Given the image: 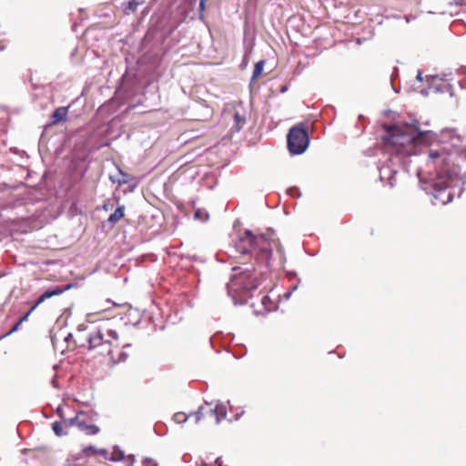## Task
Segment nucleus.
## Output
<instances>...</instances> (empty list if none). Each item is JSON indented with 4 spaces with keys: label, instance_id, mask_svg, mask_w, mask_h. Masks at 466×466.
<instances>
[{
    "label": "nucleus",
    "instance_id": "72a5a7b5",
    "mask_svg": "<svg viewBox=\"0 0 466 466\" xmlns=\"http://www.w3.org/2000/svg\"><path fill=\"white\" fill-rule=\"evenodd\" d=\"M460 71H461V74H466V66H461L460 68Z\"/></svg>",
    "mask_w": 466,
    "mask_h": 466
},
{
    "label": "nucleus",
    "instance_id": "9d476101",
    "mask_svg": "<svg viewBox=\"0 0 466 466\" xmlns=\"http://www.w3.org/2000/svg\"><path fill=\"white\" fill-rule=\"evenodd\" d=\"M81 415H83V412L78 413L72 419L66 420V428L76 426L87 435H95L98 433L99 428L94 424H87L84 420L81 419Z\"/></svg>",
    "mask_w": 466,
    "mask_h": 466
},
{
    "label": "nucleus",
    "instance_id": "412c9836",
    "mask_svg": "<svg viewBox=\"0 0 466 466\" xmlns=\"http://www.w3.org/2000/svg\"><path fill=\"white\" fill-rule=\"evenodd\" d=\"M84 453H86V455H90V454H100V455H103L105 458H106V454H107V451L106 450H97L96 449L95 447L93 446H88V447H86L84 450H83Z\"/></svg>",
    "mask_w": 466,
    "mask_h": 466
},
{
    "label": "nucleus",
    "instance_id": "c85d7f7f",
    "mask_svg": "<svg viewBox=\"0 0 466 466\" xmlns=\"http://www.w3.org/2000/svg\"><path fill=\"white\" fill-rule=\"evenodd\" d=\"M288 90V86L286 85H282L280 86V92L285 93Z\"/></svg>",
    "mask_w": 466,
    "mask_h": 466
},
{
    "label": "nucleus",
    "instance_id": "b1692460",
    "mask_svg": "<svg viewBox=\"0 0 466 466\" xmlns=\"http://www.w3.org/2000/svg\"><path fill=\"white\" fill-rule=\"evenodd\" d=\"M205 8H206V2H203V0H199L198 14H199V19H201V20L204 17Z\"/></svg>",
    "mask_w": 466,
    "mask_h": 466
},
{
    "label": "nucleus",
    "instance_id": "473e14b6",
    "mask_svg": "<svg viewBox=\"0 0 466 466\" xmlns=\"http://www.w3.org/2000/svg\"><path fill=\"white\" fill-rule=\"evenodd\" d=\"M411 18H415V16H411V15H405V19H406V22L409 23L410 21Z\"/></svg>",
    "mask_w": 466,
    "mask_h": 466
},
{
    "label": "nucleus",
    "instance_id": "c03bdc74",
    "mask_svg": "<svg viewBox=\"0 0 466 466\" xmlns=\"http://www.w3.org/2000/svg\"><path fill=\"white\" fill-rule=\"evenodd\" d=\"M56 340L53 339V344H54L55 347H56Z\"/></svg>",
    "mask_w": 466,
    "mask_h": 466
},
{
    "label": "nucleus",
    "instance_id": "f03ea898",
    "mask_svg": "<svg viewBox=\"0 0 466 466\" xmlns=\"http://www.w3.org/2000/svg\"><path fill=\"white\" fill-rule=\"evenodd\" d=\"M385 134L381 137L384 145L397 154L411 156L417 154L419 145H428L437 138L431 130H421L417 119L411 122L400 121L395 124H382Z\"/></svg>",
    "mask_w": 466,
    "mask_h": 466
},
{
    "label": "nucleus",
    "instance_id": "0eeeda50",
    "mask_svg": "<svg viewBox=\"0 0 466 466\" xmlns=\"http://www.w3.org/2000/svg\"><path fill=\"white\" fill-rule=\"evenodd\" d=\"M194 422L202 425H218L221 420L227 417V410L223 405H216L214 408L207 404L200 406L194 412Z\"/></svg>",
    "mask_w": 466,
    "mask_h": 466
},
{
    "label": "nucleus",
    "instance_id": "ddd939ff",
    "mask_svg": "<svg viewBox=\"0 0 466 466\" xmlns=\"http://www.w3.org/2000/svg\"><path fill=\"white\" fill-rule=\"evenodd\" d=\"M441 142H445L446 138H449V140L451 142V145L453 147H458L459 146V143H461V136L455 134V130L454 129H443L441 131Z\"/></svg>",
    "mask_w": 466,
    "mask_h": 466
},
{
    "label": "nucleus",
    "instance_id": "9b49d317",
    "mask_svg": "<svg viewBox=\"0 0 466 466\" xmlns=\"http://www.w3.org/2000/svg\"><path fill=\"white\" fill-rule=\"evenodd\" d=\"M68 288H66V289H67ZM65 290V289H61V288H56L55 289H52V290H46L45 293H43L38 299L37 300L35 301V303L31 307V309L28 310V312H26L18 321L22 324L23 322H25L29 315L41 304L43 303L46 299H50L54 296H58L60 294L63 293V291Z\"/></svg>",
    "mask_w": 466,
    "mask_h": 466
},
{
    "label": "nucleus",
    "instance_id": "a19ab883",
    "mask_svg": "<svg viewBox=\"0 0 466 466\" xmlns=\"http://www.w3.org/2000/svg\"><path fill=\"white\" fill-rule=\"evenodd\" d=\"M391 178H392V177H390L388 178V180H389V182H390V186H392V184H391V182H390Z\"/></svg>",
    "mask_w": 466,
    "mask_h": 466
},
{
    "label": "nucleus",
    "instance_id": "37998d69",
    "mask_svg": "<svg viewBox=\"0 0 466 466\" xmlns=\"http://www.w3.org/2000/svg\"><path fill=\"white\" fill-rule=\"evenodd\" d=\"M30 175H33L32 171L27 173V176H30Z\"/></svg>",
    "mask_w": 466,
    "mask_h": 466
},
{
    "label": "nucleus",
    "instance_id": "2eb2a0df",
    "mask_svg": "<svg viewBox=\"0 0 466 466\" xmlns=\"http://www.w3.org/2000/svg\"><path fill=\"white\" fill-rule=\"evenodd\" d=\"M145 3V0H128L122 3V9L126 15L134 14L137 7Z\"/></svg>",
    "mask_w": 466,
    "mask_h": 466
},
{
    "label": "nucleus",
    "instance_id": "f3484780",
    "mask_svg": "<svg viewBox=\"0 0 466 466\" xmlns=\"http://www.w3.org/2000/svg\"><path fill=\"white\" fill-rule=\"evenodd\" d=\"M264 66H265L264 60H259L255 64L253 73L251 76V82L254 81L255 79H257L262 74V72L264 70Z\"/></svg>",
    "mask_w": 466,
    "mask_h": 466
},
{
    "label": "nucleus",
    "instance_id": "f704fd0d",
    "mask_svg": "<svg viewBox=\"0 0 466 466\" xmlns=\"http://www.w3.org/2000/svg\"><path fill=\"white\" fill-rule=\"evenodd\" d=\"M436 175H441V173H437ZM443 175H447V176H450V175H456L455 173H451L450 171H447L446 173H444Z\"/></svg>",
    "mask_w": 466,
    "mask_h": 466
},
{
    "label": "nucleus",
    "instance_id": "5701e85b",
    "mask_svg": "<svg viewBox=\"0 0 466 466\" xmlns=\"http://www.w3.org/2000/svg\"><path fill=\"white\" fill-rule=\"evenodd\" d=\"M123 457H124V454H123V452H122L121 451H115L112 453V455H111V458H110V459H111L112 461H121V460L123 459Z\"/></svg>",
    "mask_w": 466,
    "mask_h": 466
},
{
    "label": "nucleus",
    "instance_id": "4468645a",
    "mask_svg": "<svg viewBox=\"0 0 466 466\" xmlns=\"http://www.w3.org/2000/svg\"><path fill=\"white\" fill-rule=\"evenodd\" d=\"M68 112L67 106H59L57 107L51 116L52 124L56 125L66 119Z\"/></svg>",
    "mask_w": 466,
    "mask_h": 466
},
{
    "label": "nucleus",
    "instance_id": "58836bf2",
    "mask_svg": "<svg viewBox=\"0 0 466 466\" xmlns=\"http://www.w3.org/2000/svg\"><path fill=\"white\" fill-rule=\"evenodd\" d=\"M397 173H398V171H397V170H392V171H391V173H390V175L395 176V175H397Z\"/></svg>",
    "mask_w": 466,
    "mask_h": 466
},
{
    "label": "nucleus",
    "instance_id": "a18cd8bd",
    "mask_svg": "<svg viewBox=\"0 0 466 466\" xmlns=\"http://www.w3.org/2000/svg\"><path fill=\"white\" fill-rule=\"evenodd\" d=\"M207 0H203V2H206Z\"/></svg>",
    "mask_w": 466,
    "mask_h": 466
},
{
    "label": "nucleus",
    "instance_id": "c9c22d12",
    "mask_svg": "<svg viewBox=\"0 0 466 466\" xmlns=\"http://www.w3.org/2000/svg\"><path fill=\"white\" fill-rule=\"evenodd\" d=\"M265 299H269L267 295H264L263 298H262V303L265 304Z\"/></svg>",
    "mask_w": 466,
    "mask_h": 466
},
{
    "label": "nucleus",
    "instance_id": "cd10ccee",
    "mask_svg": "<svg viewBox=\"0 0 466 466\" xmlns=\"http://www.w3.org/2000/svg\"><path fill=\"white\" fill-rule=\"evenodd\" d=\"M115 177H110V178L112 179V181H113L114 183H116H116H118V184H122V183H127V182H128L127 179H119V178L116 179Z\"/></svg>",
    "mask_w": 466,
    "mask_h": 466
},
{
    "label": "nucleus",
    "instance_id": "e433bc0d",
    "mask_svg": "<svg viewBox=\"0 0 466 466\" xmlns=\"http://www.w3.org/2000/svg\"><path fill=\"white\" fill-rule=\"evenodd\" d=\"M420 93L424 96H427L428 95V90L427 89H423L420 91Z\"/></svg>",
    "mask_w": 466,
    "mask_h": 466
},
{
    "label": "nucleus",
    "instance_id": "a211bd4d",
    "mask_svg": "<svg viewBox=\"0 0 466 466\" xmlns=\"http://www.w3.org/2000/svg\"><path fill=\"white\" fill-rule=\"evenodd\" d=\"M193 414H194V412L190 413L188 415H187L184 412H177V413L174 414L173 420L177 423H184L187 420H194V416H192Z\"/></svg>",
    "mask_w": 466,
    "mask_h": 466
},
{
    "label": "nucleus",
    "instance_id": "bb28decb",
    "mask_svg": "<svg viewBox=\"0 0 466 466\" xmlns=\"http://www.w3.org/2000/svg\"><path fill=\"white\" fill-rule=\"evenodd\" d=\"M452 3L456 5L466 6V0H453L451 4Z\"/></svg>",
    "mask_w": 466,
    "mask_h": 466
},
{
    "label": "nucleus",
    "instance_id": "2f4dec72",
    "mask_svg": "<svg viewBox=\"0 0 466 466\" xmlns=\"http://www.w3.org/2000/svg\"><path fill=\"white\" fill-rule=\"evenodd\" d=\"M435 92H443L444 90L441 89L440 86H433Z\"/></svg>",
    "mask_w": 466,
    "mask_h": 466
},
{
    "label": "nucleus",
    "instance_id": "39448f33",
    "mask_svg": "<svg viewBox=\"0 0 466 466\" xmlns=\"http://www.w3.org/2000/svg\"><path fill=\"white\" fill-rule=\"evenodd\" d=\"M309 145V135L303 123L292 127L287 135V147L290 155L304 153Z\"/></svg>",
    "mask_w": 466,
    "mask_h": 466
},
{
    "label": "nucleus",
    "instance_id": "dca6fc26",
    "mask_svg": "<svg viewBox=\"0 0 466 466\" xmlns=\"http://www.w3.org/2000/svg\"><path fill=\"white\" fill-rule=\"evenodd\" d=\"M124 207H118L108 218V222L116 224L124 217Z\"/></svg>",
    "mask_w": 466,
    "mask_h": 466
},
{
    "label": "nucleus",
    "instance_id": "79ce46f5",
    "mask_svg": "<svg viewBox=\"0 0 466 466\" xmlns=\"http://www.w3.org/2000/svg\"><path fill=\"white\" fill-rule=\"evenodd\" d=\"M71 337V334H68L66 337H65V339L67 340Z\"/></svg>",
    "mask_w": 466,
    "mask_h": 466
},
{
    "label": "nucleus",
    "instance_id": "1a4fd4ad",
    "mask_svg": "<svg viewBox=\"0 0 466 466\" xmlns=\"http://www.w3.org/2000/svg\"><path fill=\"white\" fill-rule=\"evenodd\" d=\"M108 127H99L94 130L87 137L86 147L89 151L98 150L103 147L109 145V139L106 137Z\"/></svg>",
    "mask_w": 466,
    "mask_h": 466
},
{
    "label": "nucleus",
    "instance_id": "7ed1b4c3",
    "mask_svg": "<svg viewBox=\"0 0 466 466\" xmlns=\"http://www.w3.org/2000/svg\"><path fill=\"white\" fill-rule=\"evenodd\" d=\"M236 249L241 254H254L258 259L268 263L274 248L281 252L278 239L267 238L266 235L255 236L250 230L239 235L235 244Z\"/></svg>",
    "mask_w": 466,
    "mask_h": 466
},
{
    "label": "nucleus",
    "instance_id": "a878e982",
    "mask_svg": "<svg viewBox=\"0 0 466 466\" xmlns=\"http://www.w3.org/2000/svg\"><path fill=\"white\" fill-rule=\"evenodd\" d=\"M20 326H21V323L19 321H17L5 336H8V335L17 331Z\"/></svg>",
    "mask_w": 466,
    "mask_h": 466
},
{
    "label": "nucleus",
    "instance_id": "4c0bfd02",
    "mask_svg": "<svg viewBox=\"0 0 466 466\" xmlns=\"http://www.w3.org/2000/svg\"><path fill=\"white\" fill-rule=\"evenodd\" d=\"M118 175L124 176L127 174L125 172H123L121 169H118Z\"/></svg>",
    "mask_w": 466,
    "mask_h": 466
},
{
    "label": "nucleus",
    "instance_id": "6e6552de",
    "mask_svg": "<svg viewBox=\"0 0 466 466\" xmlns=\"http://www.w3.org/2000/svg\"><path fill=\"white\" fill-rule=\"evenodd\" d=\"M423 190L435 194L445 190L449 187V177H419Z\"/></svg>",
    "mask_w": 466,
    "mask_h": 466
},
{
    "label": "nucleus",
    "instance_id": "ea45409f",
    "mask_svg": "<svg viewBox=\"0 0 466 466\" xmlns=\"http://www.w3.org/2000/svg\"><path fill=\"white\" fill-rule=\"evenodd\" d=\"M359 119H360V120H364V119H365V117H364V116H362V115H360V116H359Z\"/></svg>",
    "mask_w": 466,
    "mask_h": 466
},
{
    "label": "nucleus",
    "instance_id": "aec40b11",
    "mask_svg": "<svg viewBox=\"0 0 466 466\" xmlns=\"http://www.w3.org/2000/svg\"><path fill=\"white\" fill-rule=\"evenodd\" d=\"M64 426L66 427L65 421L64 422L55 421L52 424V429L56 436H63V435L66 434V432L64 431V430H63Z\"/></svg>",
    "mask_w": 466,
    "mask_h": 466
},
{
    "label": "nucleus",
    "instance_id": "7c9ffc66",
    "mask_svg": "<svg viewBox=\"0 0 466 466\" xmlns=\"http://www.w3.org/2000/svg\"><path fill=\"white\" fill-rule=\"evenodd\" d=\"M436 77H437V76H427L426 80H427V82H430L431 79H434Z\"/></svg>",
    "mask_w": 466,
    "mask_h": 466
},
{
    "label": "nucleus",
    "instance_id": "c756f323",
    "mask_svg": "<svg viewBox=\"0 0 466 466\" xmlns=\"http://www.w3.org/2000/svg\"><path fill=\"white\" fill-rule=\"evenodd\" d=\"M416 78H417L419 81H421V80H422V73H421L420 71H418V74H417Z\"/></svg>",
    "mask_w": 466,
    "mask_h": 466
},
{
    "label": "nucleus",
    "instance_id": "20e7f679",
    "mask_svg": "<svg viewBox=\"0 0 466 466\" xmlns=\"http://www.w3.org/2000/svg\"><path fill=\"white\" fill-rule=\"evenodd\" d=\"M151 20L161 39L165 41L177 29L184 18L178 10H166L156 15Z\"/></svg>",
    "mask_w": 466,
    "mask_h": 466
},
{
    "label": "nucleus",
    "instance_id": "4be33fe9",
    "mask_svg": "<svg viewBox=\"0 0 466 466\" xmlns=\"http://www.w3.org/2000/svg\"><path fill=\"white\" fill-rule=\"evenodd\" d=\"M195 218L199 219L201 221H206L208 218V214L206 211H202L200 209L196 210Z\"/></svg>",
    "mask_w": 466,
    "mask_h": 466
},
{
    "label": "nucleus",
    "instance_id": "f8f14e48",
    "mask_svg": "<svg viewBox=\"0 0 466 466\" xmlns=\"http://www.w3.org/2000/svg\"><path fill=\"white\" fill-rule=\"evenodd\" d=\"M247 118H248V113H247L246 109L244 108L242 103H239L238 106H236L234 107V112H233L234 124H233L232 128L237 132L240 131L244 127V126L247 122Z\"/></svg>",
    "mask_w": 466,
    "mask_h": 466
},
{
    "label": "nucleus",
    "instance_id": "f257e3e1",
    "mask_svg": "<svg viewBox=\"0 0 466 466\" xmlns=\"http://www.w3.org/2000/svg\"><path fill=\"white\" fill-rule=\"evenodd\" d=\"M118 304L110 299L98 302L91 312L86 314V320L90 323L99 322L97 329L92 332L87 339L88 350L95 355L107 359L112 365L126 361L129 355L124 350L128 344L121 345L127 322L121 314L115 313Z\"/></svg>",
    "mask_w": 466,
    "mask_h": 466
},
{
    "label": "nucleus",
    "instance_id": "6ab92c4d",
    "mask_svg": "<svg viewBox=\"0 0 466 466\" xmlns=\"http://www.w3.org/2000/svg\"><path fill=\"white\" fill-rule=\"evenodd\" d=\"M447 157L442 152L438 150H430L429 157L434 163L437 159L441 158V161L445 163L447 161Z\"/></svg>",
    "mask_w": 466,
    "mask_h": 466
},
{
    "label": "nucleus",
    "instance_id": "423d86ee",
    "mask_svg": "<svg viewBox=\"0 0 466 466\" xmlns=\"http://www.w3.org/2000/svg\"><path fill=\"white\" fill-rule=\"evenodd\" d=\"M260 272H258L254 268H245L239 273L236 274L231 279L229 284L230 291L242 292L251 291L256 289L261 281Z\"/></svg>",
    "mask_w": 466,
    "mask_h": 466
},
{
    "label": "nucleus",
    "instance_id": "393cba45",
    "mask_svg": "<svg viewBox=\"0 0 466 466\" xmlns=\"http://www.w3.org/2000/svg\"><path fill=\"white\" fill-rule=\"evenodd\" d=\"M187 171H190V175H194V176L198 175V171L194 167H192L187 170L181 171V173L179 175H183Z\"/></svg>",
    "mask_w": 466,
    "mask_h": 466
}]
</instances>
